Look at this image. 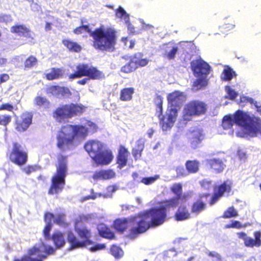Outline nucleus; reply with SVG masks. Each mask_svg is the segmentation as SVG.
Masks as SVG:
<instances>
[{"label":"nucleus","mask_w":261,"mask_h":261,"mask_svg":"<svg viewBox=\"0 0 261 261\" xmlns=\"http://www.w3.org/2000/svg\"><path fill=\"white\" fill-rule=\"evenodd\" d=\"M236 124L242 128V132H237V137L241 138L261 137V119L251 117L247 112L238 110L232 115L225 116L222 126L224 129L228 130V134H233V126Z\"/></svg>","instance_id":"obj_1"},{"label":"nucleus","mask_w":261,"mask_h":261,"mask_svg":"<svg viewBox=\"0 0 261 261\" xmlns=\"http://www.w3.org/2000/svg\"><path fill=\"white\" fill-rule=\"evenodd\" d=\"M165 214L163 211L150 209L132 220L117 219L114 221V228L120 232H123L129 226L134 233L145 232L150 226H159L165 221Z\"/></svg>","instance_id":"obj_2"},{"label":"nucleus","mask_w":261,"mask_h":261,"mask_svg":"<svg viewBox=\"0 0 261 261\" xmlns=\"http://www.w3.org/2000/svg\"><path fill=\"white\" fill-rule=\"evenodd\" d=\"M97 126L93 122L86 121L82 125H66L63 126L57 136L58 147L62 150L77 146L90 133H94Z\"/></svg>","instance_id":"obj_3"},{"label":"nucleus","mask_w":261,"mask_h":261,"mask_svg":"<svg viewBox=\"0 0 261 261\" xmlns=\"http://www.w3.org/2000/svg\"><path fill=\"white\" fill-rule=\"evenodd\" d=\"M96 217V215L95 214L82 215L79 216V220L77 219L75 222V230L79 237L83 239V241H79L73 232L71 231L68 232L67 233V240L71 246L69 249V250L85 247L91 252H95L105 248L106 246L104 244H94L90 240L91 237L90 230L83 225V222H90Z\"/></svg>","instance_id":"obj_4"},{"label":"nucleus","mask_w":261,"mask_h":261,"mask_svg":"<svg viewBox=\"0 0 261 261\" xmlns=\"http://www.w3.org/2000/svg\"><path fill=\"white\" fill-rule=\"evenodd\" d=\"M81 24V26L73 30L74 34L79 35L84 33H88L94 39L95 48L102 50H113L116 42L115 31L114 29L101 26L92 32L89 29L88 25L84 24L82 19Z\"/></svg>","instance_id":"obj_5"},{"label":"nucleus","mask_w":261,"mask_h":261,"mask_svg":"<svg viewBox=\"0 0 261 261\" xmlns=\"http://www.w3.org/2000/svg\"><path fill=\"white\" fill-rule=\"evenodd\" d=\"M186 95L178 91L169 94L167 99L169 106L165 116L161 119V124L163 130L170 129L173 125L177 117V106L186 100Z\"/></svg>","instance_id":"obj_6"},{"label":"nucleus","mask_w":261,"mask_h":261,"mask_svg":"<svg viewBox=\"0 0 261 261\" xmlns=\"http://www.w3.org/2000/svg\"><path fill=\"white\" fill-rule=\"evenodd\" d=\"M58 163L57 165V172L52 177L51 185L49 190V194H58L63 189L65 185V178L67 172V158L63 155L59 156Z\"/></svg>","instance_id":"obj_7"},{"label":"nucleus","mask_w":261,"mask_h":261,"mask_svg":"<svg viewBox=\"0 0 261 261\" xmlns=\"http://www.w3.org/2000/svg\"><path fill=\"white\" fill-rule=\"evenodd\" d=\"M191 65L194 75L198 78L193 84L194 87L198 90L205 87L207 84L206 77L211 70L210 66L202 59L193 60Z\"/></svg>","instance_id":"obj_8"},{"label":"nucleus","mask_w":261,"mask_h":261,"mask_svg":"<svg viewBox=\"0 0 261 261\" xmlns=\"http://www.w3.org/2000/svg\"><path fill=\"white\" fill-rule=\"evenodd\" d=\"M54 248L44 243L40 242L36 244L29 251V254L21 258H16L14 261H42L48 255L54 253Z\"/></svg>","instance_id":"obj_9"},{"label":"nucleus","mask_w":261,"mask_h":261,"mask_svg":"<svg viewBox=\"0 0 261 261\" xmlns=\"http://www.w3.org/2000/svg\"><path fill=\"white\" fill-rule=\"evenodd\" d=\"M171 190L176 195V197L163 202L160 206L152 208L158 211H163L165 214V219L167 215V210L176 207L179 203V201L185 198V195H182V186L180 184H174L171 188Z\"/></svg>","instance_id":"obj_10"},{"label":"nucleus","mask_w":261,"mask_h":261,"mask_svg":"<svg viewBox=\"0 0 261 261\" xmlns=\"http://www.w3.org/2000/svg\"><path fill=\"white\" fill-rule=\"evenodd\" d=\"M205 104L200 101H192L185 107L182 117L185 120H190L194 116L200 115L205 113Z\"/></svg>","instance_id":"obj_11"},{"label":"nucleus","mask_w":261,"mask_h":261,"mask_svg":"<svg viewBox=\"0 0 261 261\" xmlns=\"http://www.w3.org/2000/svg\"><path fill=\"white\" fill-rule=\"evenodd\" d=\"M84 110L83 106L71 104L65 105L56 110L54 113V117L61 121L64 119L69 118L74 115H77L82 113Z\"/></svg>","instance_id":"obj_12"},{"label":"nucleus","mask_w":261,"mask_h":261,"mask_svg":"<svg viewBox=\"0 0 261 261\" xmlns=\"http://www.w3.org/2000/svg\"><path fill=\"white\" fill-rule=\"evenodd\" d=\"M10 160L18 165H22L27 161V154L22 150L21 146L18 143H14L13 148L9 155Z\"/></svg>","instance_id":"obj_13"},{"label":"nucleus","mask_w":261,"mask_h":261,"mask_svg":"<svg viewBox=\"0 0 261 261\" xmlns=\"http://www.w3.org/2000/svg\"><path fill=\"white\" fill-rule=\"evenodd\" d=\"M85 149L90 157L93 160L103 149L104 145L96 140L88 141L84 146Z\"/></svg>","instance_id":"obj_14"},{"label":"nucleus","mask_w":261,"mask_h":261,"mask_svg":"<svg viewBox=\"0 0 261 261\" xmlns=\"http://www.w3.org/2000/svg\"><path fill=\"white\" fill-rule=\"evenodd\" d=\"M232 182L230 180L224 181L222 184L214 189V194L210 204H214L225 193L228 194L231 189Z\"/></svg>","instance_id":"obj_15"},{"label":"nucleus","mask_w":261,"mask_h":261,"mask_svg":"<svg viewBox=\"0 0 261 261\" xmlns=\"http://www.w3.org/2000/svg\"><path fill=\"white\" fill-rule=\"evenodd\" d=\"M237 235L240 239L244 241V244L246 247L252 248L255 246L258 247L261 245V232L260 231H255L254 233L255 239L247 236L245 232H239Z\"/></svg>","instance_id":"obj_16"},{"label":"nucleus","mask_w":261,"mask_h":261,"mask_svg":"<svg viewBox=\"0 0 261 261\" xmlns=\"http://www.w3.org/2000/svg\"><path fill=\"white\" fill-rule=\"evenodd\" d=\"M114 158L111 150L110 149L102 150L93 160L97 164L108 165Z\"/></svg>","instance_id":"obj_17"},{"label":"nucleus","mask_w":261,"mask_h":261,"mask_svg":"<svg viewBox=\"0 0 261 261\" xmlns=\"http://www.w3.org/2000/svg\"><path fill=\"white\" fill-rule=\"evenodd\" d=\"M46 92L48 94H51L53 96L59 98L61 97H69L71 94L68 88L59 86H53L48 87L46 89Z\"/></svg>","instance_id":"obj_18"},{"label":"nucleus","mask_w":261,"mask_h":261,"mask_svg":"<svg viewBox=\"0 0 261 261\" xmlns=\"http://www.w3.org/2000/svg\"><path fill=\"white\" fill-rule=\"evenodd\" d=\"M21 121L18 122L16 129L18 131L23 132L26 130L32 123V116L28 112L22 114Z\"/></svg>","instance_id":"obj_19"},{"label":"nucleus","mask_w":261,"mask_h":261,"mask_svg":"<svg viewBox=\"0 0 261 261\" xmlns=\"http://www.w3.org/2000/svg\"><path fill=\"white\" fill-rule=\"evenodd\" d=\"M117 188L115 186H110L107 188L108 193L105 194H101L100 193H94L92 190L91 195L89 196H85L81 199V201L83 202L89 199H95L97 197H100L101 196L104 198H110L112 197L111 193L115 192L117 190Z\"/></svg>","instance_id":"obj_20"},{"label":"nucleus","mask_w":261,"mask_h":261,"mask_svg":"<svg viewBox=\"0 0 261 261\" xmlns=\"http://www.w3.org/2000/svg\"><path fill=\"white\" fill-rule=\"evenodd\" d=\"M91 66L87 64H80L76 66V71L69 75V79H73L83 76H87Z\"/></svg>","instance_id":"obj_21"},{"label":"nucleus","mask_w":261,"mask_h":261,"mask_svg":"<svg viewBox=\"0 0 261 261\" xmlns=\"http://www.w3.org/2000/svg\"><path fill=\"white\" fill-rule=\"evenodd\" d=\"M115 176V173L112 170H103L96 172L93 175L95 180H107L110 179Z\"/></svg>","instance_id":"obj_22"},{"label":"nucleus","mask_w":261,"mask_h":261,"mask_svg":"<svg viewBox=\"0 0 261 261\" xmlns=\"http://www.w3.org/2000/svg\"><path fill=\"white\" fill-rule=\"evenodd\" d=\"M55 217V216L51 213H47L45 215L44 219L46 225L43 230V234L46 240H50V231L52 228L51 220H54Z\"/></svg>","instance_id":"obj_23"},{"label":"nucleus","mask_w":261,"mask_h":261,"mask_svg":"<svg viewBox=\"0 0 261 261\" xmlns=\"http://www.w3.org/2000/svg\"><path fill=\"white\" fill-rule=\"evenodd\" d=\"M178 50V48L176 45L171 43H169L165 45V52L163 54V56L169 60L173 59Z\"/></svg>","instance_id":"obj_24"},{"label":"nucleus","mask_w":261,"mask_h":261,"mask_svg":"<svg viewBox=\"0 0 261 261\" xmlns=\"http://www.w3.org/2000/svg\"><path fill=\"white\" fill-rule=\"evenodd\" d=\"M127 150L124 147L121 146L119 150L117 161L118 167L120 169H121L126 165L127 161Z\"/></svg>","instance_id":"obj_25"},{"label":"nucleus","mask_w":261,"mask_h":261,"mask_svg":"<svg viewBox=\"0 0 261 261\" xmlns=\"http://www.w3.org/2000/svg\"><path fill=\"white\" fill-rule=\"evenodd\" d=\"M51 238L57 248L62 247L65 244V239L63 233L59 231H56L52 235Z\"/></svg>","instance_id":"obj_26"},{"label":"nucleus","mask_w":261,"mask_h":261,"mask_svg":"<svg viewBox=\"0 0 261 261\" xmlns=\"http://www.w3.org/2000/svg\"><path fill=\"white\" fill-rule=\"evenodd\" d=\"M190 141L193 148H196L202 139V135L199 129L193 131L190 136Z\"/></svg>","instance_id":"obj_27"},{"label":"nucleus","mask_w":261,"mask_h":261,"mask_svg":"<svg viewBox=\"0 0 261 261\" xmlns=\"http://www.w3.org/2000/svg\"><path fill=\"white\" fill-rule=\"evenodd\" d=\"M97 229L100 236L103 238L112 239L114 237V233L110 229L107 227L104 224H100L98 225Z\"/></svg>","instance_id":"obj_28"},{"label":"nucleus","mask_w":261,"mask_h":261,"mask_svg":"<svg viewBox=\"0 0 261 261\" xmlns=\"http://www.w3.org/2000/svg\"><path fill=\"white\" fill-rule=\"evenodd\" d=\"M12 32L15 33L20 36L26 37H30V32L29 29L24 25H16L11 29Z\"/></svg>","instance_id":"obj_29"},{"label":"nucleus","mask_w":261,"mask_h":261,"mask_svg":"<svg viewBox=\"0 0 261 261\" xmlns=\"http://www.w3.org/2000/svg\"><path fill=\"white\" fill-rule=\"evenodd\" d=\"M190 213L184 206H180L175 214V218L177 221H182L189 218Z\"/></svg>","instance_id":"obj_30"},{"label":"nucleus","mask_w":261,"mask_h":261,"mask_svg":"<svg viewBox=\"0 0 261 261\" xmlns=\"http://www.w3.org/2000/svg\"><path fill=\"white\" fill-rule=\"evenodd\" d=\"M207 162L211 168L218 172L222 171L224 169V164L220 159H211L208 160Z\"/></svg>","instance_id":"obj_31"},{"label":"nucleus","mask_w":261,"mask_h":261,"mask_svg":"<svg viewBox=\"0 0 261 261\" xmlns=\"http://www.w3.org/2000/svg\"><path fill=\"white\" fill-rule=\"evenodd\" d=\"M134 93V89L133 88H124L120 92V99L122 101L130 100Z\"/></svg>","instance_id":"obj_32"},{"label":"nucleus","mask_w":261,"mask_h":261,"mask_svg":"<svg viewBox=\"0 0 261 261\" xmlns=\"http://www.w3.org/2000/svg\"><path fill=\"white\" fill-rule=\"evenodd\" d=\"M63 73L64 71L62 69L53 68L51 69L49 72L46 74V77L49 80H53L60 77L63 75Z\"/></svg>","instance_id":"obj_33"},{"label":"nucleus","mask_w":261,"mask_h":261,"mask_svg":"<svg viewBox=\"0 0 261 261\" xmlns=\"http://www.w3.org/2000/svg\"><path fill=\"white\" fill-rule=\"evenodd\" d=\"M87 76L93 80H99L105 77V74L96 68L91 66Z\"/></svg>","instance_id":"obj_34"},{"label":"nucleus","mask_w":261,"mask_h":261,"mask_svg":"<svg viewBox=\"0 0 261 261\" xmlns=\"http://www.w3.org/2000/svg\"><path fill=\"white\" fill-rule=\"evenodd\" d=\"M235 75V72L232 69L226 66H225L221 77L223 80L229 81L231 80Z\"/></svg>","instance_id":"obj_35"},{"label":"nucleus","mask_w":261,"mask_h":261,"mask_svg":"<svg viewBox=\"0 0 261 261\" xmlns=\"http://www.w3.org/2000/svg\"><path fill=\"white\" fill-rule=\"evenodd\" d=\"M63 43L69 50L71 51L79 52L81 49V47L80 45L70 40H63Z\"/></svg>","instance_id":"obj_36"},{"label":"nucleus","mask_w":261,"mask_h":261,"mask_svg":"<svg viewBox=\"0 0 261 261\" xmlns=\"http://www.w3.org/2000/svg\"><path fill=\"white\" fill-rule=\"evenodd\" d=\"M116 16L121 20H123L125 23H128L129 22V15L120 6L116 11Z\"/></svg>","instance_id":"obj_37"},{"label":"nucleus","mask_w":261,"mask_h":261,"mask_svg":"<svg viewBox=\"0 0 261 261\" xmlns=\"http://www.w3.org/2000/svg\"><path fill=\"white\" fill-rule=\"evenodd\" d=\"M241 102H247L253 105L256 109V111L261 115V105L259 102L255 101L253 98L248 96H243L241 97Z\"/></svg>","instance_id":"obj_38"},{"label":"nucleus","mask_w":261,"mask_h":261,"mask_svg":"<svg viewBox=\"0 0 261 261\" xmlns=\"http://www.w3.org/2000/svg\"><path fill=\"white\" fill-rule=\"evenodd\" d=\"M199 162L196 161H188L186 167L190 173H196L199 169Z\"/></svg>","instance_id":"obj_39"},{"label":"nucleus","mask_w":261,"mask_h":261,"mask_svg":"<svg viewBox=\"0 0 261 261\" xmlns=\"http://www.w3.org/2000/svg\"><path fill=\"white\" fill-rule=\"evenodd\" d=\"M137 68V63L132 59L127 64L121 68V71L124 73H129L133 71Z\"/></svg>","instance_id":"obj_40"},{"label":"nucleus","mask_w":261,"mask_h":261,"mask_svg":"<svg viewBox=\"0 0 261 261\" xmlns=\"http://www.w3.org/2000/svg\"><path fill=\"white\" fill-rule=\"evenodd\" d=\"M205 204L201 201L198 200L193 203L192 207V212L198 214L205 208Z\"/></svg>","instance_id":"obj_41"},{"label":"nucleus","mask_w":261,"mask_h":261,"mask_svg":"<svg viewBox=\"0 0 261 261\" xmlns=\"http://www.w3.org/2000/svg\"><path fill=\"white\" fill-rule=\"evenodd\" d=\"M37 63V59L34 56L29 57L24 62V68L29 69L35 66Z\"/></svg>","instance_id":"obj_42"},{"label":"nucleus","mask_w":261,"mask_h":261,"mask_svg":"<svg viewBox=\"0 0 261 261\" xmlns=\"http://www.w3.org/2000/svg\"><path fill=\"white\" fill-rule=\"evenodd\" d=\"M54 222L55 223H56L62 227H66L67 226V224L65 221V215L63 214L56 215Z\"/></svg>","instance_id":"obj_43"},{"label":"nucleus","mask_w":261,"mask_h":261,"mask_svg":"<svg viewBox=\"0 0 261 261\" xmlns=\"http://www.w3.org/2000/svg\"><path fill=\"white\" fill-rule=\"evenodd\" d=\"M111 252L115 258H120L123 255V250L120 248L115 245L112 246Z\"/></svg>","instance_id":"obj_44"},{"label":"nucleus","mask_w":261,"mask_h":261,"mask_svg":"<svg viewBox=\"0 0 261 261\" xmlns=\"http://www.w3.org/2000/svg\"><path fill=\"white\" fill-rule=\"evenodd\" d=\"M34 101L37 106L40 107H46L49 105V101L43 97L37 96L35 98Z\"/></svg>","instance_id":"obj_45"},{"label":"nucleus","mask_w":261,"mask_h":261,"mask_svg":"<svg viewBox=\"0 0 261 261\" xmlns=\"http://www.w3.org/2000/svg\"><path fill=\"white\" fill-rule=\"evenodd\" d=\"M159 178L160 176L159 175H155L152 177H144L142 179L141 182L145 185H148L153 184Z\"/></svg>","instance_id":"obj_46"},{"label":"nucleus","mask_w":261,"mask_h":261,"mask_svg":"<svg viewBox=\"0 0 261 261\" xmlns=\"http://www.w3.org/2000/svg\"><path fill=\"white\" fill-rule=\"evenodd\" d=\"M238 214L237 211L234 209L233 207H229L226 210L223 215L224 218H229L231 217H234L237 216Z\"/></svg>","instance_id":"obj_47"},{"label":"nucleus","mask_w":261,"mask_h":261,"mask_svg":"<svg viewBox=\"0 0 261 261\" xmlns=\"http://www.w3.org/2000/svg\"><path fill=\"white\" fill-rule=\"evenodd\" d=\"M225 90L230 99H233L238 95V93L229 86H226Z\"/></svg>","instance_id":"obj_48"},{"label":"nucleus","mask_w":261,"mask_h":261,"mask_svg":"<svg viewBox=\"0 0 261 261\" xmlns=\"http://www.w3.org/2000/svg\"><path fill=\"white\" fill-rule=\"evenodd\" d=\"M158 100H159V101H158V103L157 104V109H156V114L159 118L160 123V125H161V119L163 117H164L165 116V115L164 116L162 115V101L161 99L159 98Z\"/></svg>","instance_id":"obj_49"},{"label":"nucleus","mask_w":261,"mask_h":261,"mask_svg":"<svg viewBox=\"0 0 261 261\" xmlns=\"http://www.w3.org/2000/svg\"><path fill=\"white\" fill-rule=\"evenodd\" d=\"M201 186L205 190H209L212 189L213 187V185L212 184L211 181L208 180L207 179H204L200 181Z\"/></svg>","instance_id":"obj_50"},{"label":"nucleus","mask_w":261,"mask_h":261,"mask_svg":"<svg viewBox=\"0 0 261 261\" xmlns=\"http://www.w3.org/2000/svg\"><path fill=\"white\" fill-rule=\"evenodd\" d=\"M208 255L212 257L213 261H225L220 254L215 252H210Z\"/></svg>","instance_id":"obj_51"},{"label":"nucleus","mask_w":261,"mask_h":261,"mask_svg":"<svg viewBox=\"0 0 261 261\" xmlns=\"http://www.w3.org/2000/svg\"><path fill=\"white\" fill-rule=\"evenodd\" d=\"M137 63V68L139 66H144L147 64L148 60L146 59H137V58H134L132 59Z\"/></svg>","instance_id":"obj_52"},{"label":"nucleus","mask_w":261,"mask_h":261,"mask_svg":"<svg viewBox=\"0 0 261 261\" xmlns=\"http://www.w3.org/2000/svg\"><path fill=\"white\" fill-rule=\"evenodd\" d=\"M37 166H28L22 168L23 171L27 174L35 171L37 169Z\"/></svg>","instance_id":"obj_53"},{"label":"nucleus","mask_w":261,"mask_h":261,"mask_svg":"<svg viewBox=\"0 0 261 261\" xmlns=\"http://www.w3.org/2000/svg\"><path fill=\"white\" fill-rule=\"evenodd\" d=\"M10 121V117L9 116H0V124L6 125Z\"/></svg>","instance_id":"obj_54"},{"label":"nucleus","mask_w":261,"mask_h":261,"mask_svg":"<svg viewBox=\"0 0 261 261\" xmlns=\"http://www.w3.org/2000/svg\"><path fill=\"white\" fill-rule=\"evenodd\" d=\"M226 228H240L242 227V224L240 223V222L238 221H232V223L230 224H227L226 226Z\"/></svg>","instance_id":"obj_55"},{"label":"nucleus","mask_w":261,"mask_h":261,"mask_svg":"<svg viewBox=\"0 0 261 261\" xmlns=\"http://www.w3.org/2000/svg\"><path fill=\"white\" fill-rule=\"evenodd\" d=\"M235 26V24L233 23H226L223 25L221 28L224 31L227 32L233 30Z\"/></svg>","instance_id":"obj_56"},{"label":"nucleus","mask_w":261,"mask_h":261,"mask_svg":"<svg viewBox=\"0 0 261 261\" xmlns=\"http://www.w3.org/2000/svg\"><path fill=\"white\" fill-rule=\"evenodd\" d=\"M139 21L142 24V28L144 30H150L153 28V27L149 24H146L144 20L142 19H139Z\"/></svg>","instance_id":"obj_57"},{"label":"nucleus","mask_w":261,"mask_h":261,"mask_svg":"<svg viewBox=\"0 0 261 261\" xmlns=\"http://www.w3.org/2000/svg\"><path fill=\"white\" fill-rule=\"evenodd\" d=\"M13 109V106L8 103L3 104L0 107V110H6L8 111H12Z\"/></svg>","instance_id":"obj_58"},{"label":"nucleus","mask_w":261,"mask_h":261,"mask_svg":"<svg viewBox=\"0 0 261 261\" xmlns=\"http://www.w3.org/2000/svg\"><path fill=\"white\" fill-rule=\"evenodd\" d=\"M31 9L33 11H39L41 10V7L38 4L33 2L31 5Z\"/></svg>","instance_id":"obj_59"},{"label":"nucleus","mask_w":261,"mask_h":261,"mask_svg":"<svg viewBox=\"0 0 261 261\" xmlns=\"http://www.w3.org/2000/svg\"><path fill=\"white\" fill-rule=\"evenodd\" d=\"M138 148H137V151H139L141 152L144 148L143 141L142 140H140L137 141Z\"/></svg>","instance_id":"obj_60"},{"label":"nucleus","mask_w":261,"mask_h":261,"mask_svg":"<svg viewBox=\"0 0 261 261\" xmlns=\"http://www.w3.org/2000/svg\"><path fill=\"white\" fill-rule=\"evenodd\" d=\"M127 25V29L129 33L134 34L135 33V28L134 26L130 23L129 21L128 23H125Z\"/></svg>","instance_id":"obj_61"},{"label":"nucleus","mask_w":261,"mask_h":261,"mask_svg":"<svg viewBox=\"0 0 261 261\" xmlns=\"http://www.w3.org/2000/svg\"><path fill=\"white\" fill-rule=\"evenodd\" d=\"M9 79V76L7 74H3L0 76V81L1 83L5 82Z\"/></svg>","instance_id":"obj_62"},{"label":"nucleus","mask_w":261,"mask_h":261,"mask_svg":"<svg viewBox=\"0 0 261 261\" xmlns=\"http://www.w3.org/2000/svg\"><path fill=\"white\" fill-rule=\"evenodd\" d=\"M176 172L178 175H185L184 172H185V170L183 167H177L176 168Z\"/></svg>","instance_id":"obj_63"},{"label":"nucleus","mask_w":261,"mask_h":261,"mask_svg":"<svg viewBox=\"0 0 261 261\" xmlns=\"http://www.w3.org/2000/svg\"><path fill=\"white\" fill-rule=\"evenodd\" d=\"M7 63V60L6 58L0 57V67L4 66Z\"/></svg>","instance_id":"obj_64"}]
</instances>
